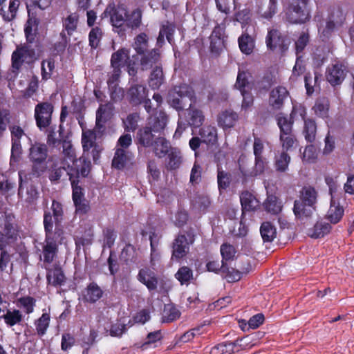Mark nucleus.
I'll return each instance as SVG.
<instances>
[{
    "instance_id": "obj_57",
    "label": "nucleus",
    "mask_w": 354,
    "mask_h": 354,
    "mask_svg": "<svg viewBox=\"0 0 354 354\" xmlns=\"http://www.w3.org/2000/svg\"><path fill=\"white\" fill-rule=\"evenodd\" d=\"M217 183L220 192L225 190L230 185L231 174L218 168L217 171Z\"/></svg>"
},
{
    "instance_id": "obj_59",
    "label": "nucleus",
    "mask_w": 354,
    "mask_h": 354,
    "mask_svg": "<svg viewBox=\"0 0 354 354\" xmlns=\"http://www.w3.org/2000/svg\"><path fill=\"white\" fill-rule=\"evenodd\" d=\"M111 109L109 104H101L96 111V124L105 123L111 117Z\"/></svg>"
},
{
    "instance_id": "obj_28",
    "label": "nucleus",
    "mask_w": 354,
    "mask_h": 354,
    "mask_svg": "<svg viewBox=\"0 0 354 354\" xmlns=\"http://www.w3.org/2000/svg\"><path fill=\"white\" fill-rule=\"evenodd\" d=\"M130 62L129 50L121 48L111 55V66L113 68H122Z\"/></svg>"
},
{
    "instance_id": "obj_32",
    "label": "nucleus",
    "mask_w": 354,
    "mask_h": 354,
    "mask_svg": "<svg viewBox=\"0 0 354 354\" xmlns=\"http://www.w3.org/2000/svg\"><path fill=\"white\" fill-rule=\"evenodd\" d=\"M185 120L192 127L197 128L203 124L205 117L203 111L197 109H192V106L188 108L184 113Z\"/></svg>"
},
{
    "instance_id": "obj_2",
    "label": "nucleus",
    "mask_w": 354,
    "mask_h": 354,
    "mask_svg": "<svg viewBox=\"0 0 354 354\" xmlns=\"http://www.w3.org/2000/svg\"><path fill=\"white\" fill-rule=\"evenodd\" d=\"M346 14L339 6H333L328 8L325 19L318 12L314 17L317 23L318 33L322 41L328 40L335 30L342 27L346 21Z\"/></svg>"
},
{
    "instance_id": "obj_44",
    "label": "nucleus",
    "mask_w": 354,
    "mask_h": 354,
    "mask_svg": "<svg viewBox=\"0 0 354 354\" xmlns=\"http://www.w3.org/2000/svg\"><path fill=\"white\" fill-rule=\"evenodd\" d=\"M50 315L49 313H43L41 317L35 320L34 324L37 334L39 337H43L46 333L50 326Z\"/></svg>"
},
{
    "instance_id": "obj_34",
    "label": "nucleus",
    "mask_w": 354,
    "mask_h": 354,
    "mask_svg": "<svg viewBox=\"0 0 354 354\" xmlns=\"http://www.w3.org/2000/svg\"><path fill=\"white\" fill-rule=\"evenodd\" d=\"M322 75L315 71L314 75L310 73H306L304 76L305 88L306 94L310 96L314 91L315 87H319Z\"/></svg>"
},
{
    "instance_id": "obj_9",
    "label": "nucleus",
    "mask_w": 354,
    "mask_h": 354,
    "mask_svg": "<svg viewBox=\"0 0 354 354\" xmlns=\"http://www.w3.org/2000/svg\"><path fill=\"white\" fill-rule=\"evenodd\" d=\"M109 13L110 21L113 26V30L115 32L122 37L126 35V15L127 10L122 7H107L104 12L106 15Z\"/></svg>"
},
{
    "instance_id": "obj_33",
    "label": "nucleus",
    "mask_w": 354,
    "mask_h": 354,
    "mask_svg": "<svg viewBox=\"0 0 354 354\" xmlns=\"http://www.w3.org/2000/svg\"><path fill=\"white\" fill-rule=\"evenodd\" d=\"M243 339H236L234 342H224L219 343L213 346L209 354H232L235 351V348L239 344V342H241Z\"/></svg>"
},
{
    "instance_id": "obj_56",
    "label": "nucleus",
    "mask_w": 354,
    "mask_h": 354,
    "mask_svg": "<svg viewBox=\"0 0 354 354\" xmlns=\"http://www.w3.org/2000/svg\"><path fill=\"white\" fill-rule=\"evenodd\" d=\"M290 156L286 151H282L278 157H276L274 161V167L278 172H285L288 170Z\"/></svg>"
},
{
    "instance_id": "obj_16",
    "label": "nucleus",
    "mask_w": 354,
    "mask_h": 354,
    "mask_svg": "<svg viewBox=\"0 0 354 354\" xmlns=\"http://www.w3.org/2000/svg\"><path fill=\"white\" fill-rule=\"evenodd\" d=\"M268 165V162L263 156L254 157V165L251 169L246 168L243 165H239L243 183H245L249 178L257 177L263 174Z\"/></svg>"
},
{
    "instance_id": "obj_62",
    "label": "nucleus",
    "mask_w": 354,
    "mask_h": 354,
    "mask_svg": "<svg viewBox=\"0 0 354 354\" xmlns=\"http://www.w3.org/2000/svg\"><path fill=\"white\" fill-rule=\"evenodd\" d=\"M222 261L227 262V261L232 260L236 253V250L234 246L228 243H224L221 245L220 248Z\"/></svg>"
},
{
    "instance_id": "obj_53",
    "label": "nucleus",
    "mask_w": 354,
    "mask_h": 354,
    "mask_svg": "<svg viewBox=\"0 0 354 354\" xmlns=\"http://www.w3.org/2000/svg\"><path fill=\"white\" fill-rule=\"evenodd\" d=\"M46 278L48 283L55 287L64 284L66 279L60 268H55L52 272H48Z\"/></svg>"
},
{
    "instance_id": "obj_26",
    "label": "nucleus",
    "mask_w": 354,
    "mask_h": 354,
    "mask_svg": "<svg viewBox=\"0 0 354 354\" xmlns=\"http://www.w3.org/2000/svg\"><path fill=\"white\" fill-rule=\"evenodd\" d=\"M239 118L238 114L232 110H225L218 115V125L223 130L233 127Z\"/></svg>"
},
{
    "instance_id": "obj_11",
    "label": "nucleus",
    "mask_w": 354,
    "mask_h": 354,
    "mask_svg": "<svg viewBox=\"0 0 354 354\" xmlns=\"http://www.w3.org/2000/svg\"><path fill=\"white\" fill-rule=\"evenodd\" d=\"M297 115H299L301 119H304V117L306 116V110L304 106H294L289 117L283 113H279L277 115L276 120L280 130V135L292 133L294 118Z\"/></svg>"
},
{
    "instance_id": "obj_29",
    "label": "nucleus",
    "mask_w": 354,
    "mask_h": 354,
    "mask_svg": "<svg viewBox=\"0 0 354 354\" xmlns=\"http://www.w3.org/2000/svg\"><path fill=\"white\" fill-rule=\"evenodd\" d=\"M344 209L335 198H330V207L326 214V218L333 224L338 223L342 218Z\"/></svg>"
},
{
    "instance_id": "obj_14",
    "label": "nucleus",
    "mask_w": 354,
    "mask_h": 354,
    "mask_svg": "<svg viewBox=\"0 0 354 354\" xmlns=\"http://www.w3.org/2000/svg\"><path fill=\"white\" fill-rule=\"evenodd\" d=\"M19 236L17 225L9 217H6L2 231L0 232V246L6 247L17 241Z\"/></svg>"
},
{
    "instance_id": "obj_39",
    "label": "nucleus",
    "mask_w": 354,
    "mask_h": 354,
    "mask_svg": "<svg viewBox=\"0 0 354 354\" xmlns=\"http://www.w3.org/2000/svg\"><path fill=\"white\" fill-rule=\"evenodd\" d=\"M331 228L330 224L323 221H317L313 228L309 229L308 234L313 239L322 238L328 234Z\"/></svg>"
},
{
    "instance_id": "obj_30",
    "label": "nucleus",
    "mask_w": 354,
    "mask_h": 354,
    "mask_svg": "<svg viewBox=\"0 0 354 354\" xmlns=\"http://www.w3.org/2000/svg\"><path fill=\"white\" fill-rule=\"evenodd\" d=\"M165 80L161 64L153 67L150 73L148 80L149 87L152 90H158L164 84Z\"/></svg>"
},
{
    "instance_id": "obj_46",
    "label": "nucleus",
    "mask_w": 354,
    "mask_h": 354,
    "mask_svg": "<svg viewBox=\"0 0 354 354\" xmlns=\"http://www.w3.org/2000/svg\"><path fill=\"white\" fill-rule=\"evenodd\" d=\"M120 258L127 265L131 263H136L138 259V254L136 248L130 243L126 244L121 251Z\"/></svg>"
},
{
    "instance_id": "obj_54",
    "label": "nucleus",
    "mask_w": 354,
    "mask_h": 354,
    "mask_svg": "<svg viewBox=\"0 0 354 354\" xmlns=\"http://www.w3.org/2000/svg\"><path fill=\"white\" fill-rule=\"evenodd\" d=\"M329 101L326 97L318 98L313 108L315 113L320 118H326L329 110Z\"/></svg>"
},
{
    "instance_id": "obj_20",
    "label": "nucleus",
    "mask_w": 354,
    "mask_h": 354,
    "mask_svg": "<svg viewBox=\"0 0 354 354\" xmlns=\"http://www.w3.org/2000/svg\"><path fill=\"white\" fill-rule=\"evenodd\" d=\"M139 282L145 285L149 292L156 290L158 284V278L154 271L149 267L141 268L137 275Z\"/></svg>"
},
{
    "instance_id": "obj_35",
    "label": "nucleus",
    "mask_w": 354,
    "mask_h": 354,
    "mask_svg": "<svg viewBox=\"0 0 354 354\" xmlns=\"http://www.w3.org/2000/svg\"><path fill=\"white\" fill-rule=\"evenodd\" d=\"M301 120H304V123L302 133L305 140L308 142L313 143L316 138L317 124L313 119L306 118V116Z\"/></svg>"
},
{
    "instance_id": "obj_51",
    "label": "nucleus",
    "mask_w": 354,
    "mask_h": 354,
    "mask_svg": "<svg viewBox=\"0 0 354 354\" xmlns=\"http://www.w3.org/2000/svg\"><path fill=\"white\" fill-rule=\"evenodd\" d=\"M260 233L264 242H272L277 235L275 227L270 222H264L260 227Z\"/></svg>"
},
{
    "instance_id": "obj_17",
    "label": "nucleus",
    "mask_w": 354,
    "mask_h": 354,
    "mask_svg": "<svg viewBox=\"0 0 354 354\" xmlns=\"http://www.w3.org/2000/svg\"><path fill=\"white\" fill-rule=\"evenodd\" d=\"M347 73V67L342 63L337 62L328 66L326 77L327 81L334 86L342 83Z\"/></svg>"
},
{
    "instance_id": "obj_45",
    "label": "nucleus",
    "mask_w": 354,
    "mask_h": 354,
    "mask_svg": "<svg viewBox=\"0 0 354 354\" xmlns=\"http://www.w3.org/2000/svg\"><path fill=\"white\" fill-rule=\"evenodd\" d=\"M275 83V75L270 71L263 73V76L256 82V86L259 91H268Z\"/></svg>"
},
{
    "instance_id": "obj_7",
    "label": "nucleus",
    "mask_w": 354,
    "mask_h": 354,
    "mask_svg": "<svg viewBox=\"0 0 354 354\" xmlns=\"http://www.w3.org/2000/svg\"><path fill=\"white\" fill-rule=\"evenodd\" d=\"M195 234L193 230H187L185 234H179L172 243L171 259L180 261L189 252V247L195 241Z\"/></svg>"
},
{
    "instance_id": "obj_22",
    "label": "nucleus",
    "mask_w": 354,
    "mask_h": 354,
    "mask_svg": "<svg viewBox=\"0 0 354 354\" xmlns=\"http://www.w3.org/2000/svg\"><path fill=\"white\" fill-rule=\"evenodd\" d=\"M140 64L142 71H147L160 64V53L158 48H153L140 55Z\"/></svg>"
},
{
    "instance_id": "obj_8",
    "label": "nucleus",
    "mask_w": 354,
    "mask_h": 354,
    "mask_svg": "<svg viewBox=\"0 0 354 354\" xmlns=\"http://www.w3.org/2000/svg\"><path fill=\"white\" fill-rule=\"evenodd\" d=\"M91 169V162L88 156L82 154L79 158H76L71 162H68L67 176L69 180H80V178H86Z\"/></svg>"
},
{
    "instance_id": "obj_4",
    "label": "nucleus",
    "mask_w": 354,
    "mask_h": 354,
    "mask_svg": "<svg viewBox=\"0 0 354 354\" xmlns=\"http://www.w3.org/2000/svg\"><path fill=\"white\" fill-rule=\"evenodd\" d=\"M194 96L193 88L188 84H183L176 86L168 93L167 101L169 105L176 111H183L187 106H192Z\"/></svg>"
},
{
    "instance_id": "obj_36",
    "label": "nucleus",
    "mask_w": 354,
    "mask_h": 354,
    "mask_svg": "<svg viewBox=\"0 0 354 354\" xmlns=\"http://www.w3.org/2000/svg\"><path fill=\"white\" fill-rule=\"evenodd\" d=\"M142 11L138 8L126 15V28L136 30L142 24Z\"/></svg>"
},
{
    "instance_id": "obj_18",
    "label": "nucleus",
    "mask_w": 354,
    "mask_h": 354,
    "mask_svg": "<svg viewBox=\"0 0 354 354\" xmlns=\"http://www.w3.org/2000/svg\"><path fill=\"white\" fill-rule=\"evenodd\" d=\"M290 97L288 89L283 86H277L269 93L268 104L272 110H281L285 101Z\"/></svg>"
},
{
    "instance_id": "obj_13",
    "label": "nucleus",
    "mask_w": 354,
    "mask_h": 354,
    "mask_svg": "<svg viewBox=\"0 0 354 354\" xmlns=\"http://www.w3.org/2000/svg\"><path fill=\"white\" fill-rule=\"evenodd\" d=\"M227 36L225 35V24H217L213 29L209 37L210 51L212 53L218 55L225 48V42Z\"/></svg>"
},
{
    "instance_id": "obj_37",
    "label": "nucleus",
    "mask_w": 354,
    "mask_h": 354,
    "mask_svg": "<svg viewBox=\"0 0 354 354\" xmlns=\"http://www.w3.org/2000/svg\"><path fill=\"white\" fill-rule=\"evenodd\" d=\"M203 142L207 145H215L218 141L217 129L212 125L204 126L199 131Z\"/></svg>"
},
{
    "instance_id": "obj_58",
    "label": "nucleus",
    "mask_w": 354,
    "mask_h": 354,
    "mask_svg": "<svg viewBox=\"0 0 354 354\" xmlns=\"http://www.w3.org/2000/svg\"><path fill=\"white\" fill-rule=\"evenodd\" d=\"M175 277L181 285L186 284L193 278V271L187 266H182L175 274Z\"/></svg>"
},
{
    "instance_id": "obj_5",
    "label": "nucleus",
    "mask_w": 354,
    "mask_h": 354,
    "mask_svg": "<svg viewBox=\"0 0 354 354\" xmlns=\"http://www.w3.org/2000/svg\"><path fill=\"white\" fill-rule=\"evenodd\" d=\"M309 0H290L286 12V19L292 24H302L310 19Z\"/></svg>"
},
{
    "instance_id": "obj_23",
    "label": "nucleus",
    "mask_w": 354,
    "mask_h": 354,
    "mask_svg": "<svg viewBox=\"0 0 354 354\" xmlns=\"http://www.w3.org/2000/svg\"><path fill=\"white\" fill-rule=\"evenodd\" d=\"M167 122V113L160 111L149 118L147 125L153 130V133H160L166 127Z\"/></svg>"
},
{
    "instance_id": "obj_61",
    "label": "nucleus",
    "mask_w": 354,
    "mask_h": 354,
    "mask_svg": "<svg viewBox=\"0 0 354 354\" xmlns=\"http://www.w3.org/2000/svg\"><path fill=\"white\" fill-rule=\"evenodd\" d=\"M78 17L73 14L69 15L63 21V28L66 30L67 35L70 37L76 31L77 28Z\"/></svg>"
},
{
    "instance_id": "obj_27",
    "label": "nucleus",
    "mask_w": 354,
    "mask_h": 354,
    "mask_svg": "<svg viewBox=\"0 0 354 354\" xmlns=\"http://www.w3.org/2000/svg\"><path fill=\"white\" fill-rule=\"evenodd\" d=\"M103 295V290L95 282L88 284L83 293V300L90 304H94L100 299Z\"/></svg>"
},
{
    "instance_id": "obj_63",
    "label": "nucleus",
    "mask_w": 354,
    "mask_h": 354,
    "mask_svg": "<svg viewBox=\"0 0 354 354\" xmlns=\"http://www.w3.org/2000/svg\"><path fill=\"white\" fill-rule=\"evenodd\" d=\"M102 36V31L100 28H92L88 34L89 46L91 48L96 49L100 43Z\"/></svg>"
},
{
    "instance_id": "obj_25",
    "label": "nucleus",
    "mask_w": 354,
    "mask_h": 354,
    "mask_svg": "<svg viewBox=\"0 0 354 354\" xmlns=\"http://www.w3.org/2000/svg\"><path fill=\"white\" fill-rule=\"evenodd\" d=\"M153 132V130L147 125L140 128L136 136L137 144L145 148L152 147L156 138Z\"/></svg>"
},
{
    "instance_id": "obj_38",
    "label": "nucleus",
    "mask_w": 354,
    "mask_h": 354,
    "mask_svg": "<svg viewBox=\"0 0 354 354\" xmlns=\"http://www.w3.org/2000/svg\"><path fill=\"white\" fill-rule=\"evenodd\" d=\"M240 50L245 54L250 55L254 50L255 41L247 32H244L238 39Z\"/></svg>"
},
{
    "instance_id": "obj_6",
    "label": "nucleus",
    "mask_w": 354,
    "mask_h": 354,
    "mask_svg": "<svg viewBox=\"0 0 354 354\" xmlns=\"http://www.w3.org/2000/svg\"><path fill=\"white\" fill-rule=\"evenodd\" d=\"M48 147L45 144L35 142L30 148L29 159L32 162L31 173L40 176L46 169Z\"/></svg>"
},
{
    "instance_id": "obj_12",
    "label": "nucleus",
    "mask_w": 354,
    "mask_h": 354,
    "mask_svg": "<svg viewBox=\"0 0 354 354\" xmlns=\"http://www.w3.org/2000/svg\"><path fill=\"white\" fill-rule=\"evenodd\" d=\"M267 48L272 51L279 49L281 53L288 48L290 40L286 35H283L277 29L268 30L266 37Z\"/></svg>"
},
{
    "instance_id": "obj_64",
    "label": "nucleus",
    "mask_w": 354,
    "mask_h": 354,
    "mask_svg": "<svg viewBox=\"0 0 354 354\" xmlns=\"http://www.w3.org/2000/svg\"><path fill=\"white\" fill-rule=\"evenodd\" d=\"M17 301L23 307L27 315L33 313L36 305V299L34 297L30 296L21 297L18 299Z\"/></svg>"
},
{
    "instance_id": "obj_15",
    "label": "nucleus",
    "mask_w": 354,
    "mask_h": 354,
    "mask_svg": "<svg viewBox=\"0 0 354 354\" xmlns=\"http://www.w3.org/2000/svg\"><path fill=\"white\" fill-rule=\"evenodd\" d=\"M35 57V50L29 44L17 46L12 54V67L19 70L23 65L24 59H33Z\"/></svg>"
},
{
    "instance_id": "obj_60",
    "label": "nucleus",
    "mask_w": 354,
    "mask_h": 354,
    "mask_svg": "<svg viewBox=\"0 0 354 354\" xmlns=\"http://www.w3.org/2000/svg\"><path fill=\"white\" fill-rule=\"evenodd\" d=\"M62 148L63 157L60 159H66L68 162H71L77 158L75 149L73 147V145L71 141L63 140Z\"/></svg>"
},
{
    "instance_id": "obj_55",
    "label": "nucleus",
    "mask_w": 354,
    "mask_h": 354,
    "mask_svg": "<svg viewBox=\"0 0 354 354\" xmlns=\"http://www.w3.org/2000/svg\"><path fill=\"white\" fill-rule=\"evenodd\" d=\"M180 315V311L172 304L165 305L162 320L165 323H170L178 318Z\"/></svg>"
},
{
    "instance_id": "obj_1",
    "label": "nucleus",
    "mask_w": 354,
    "mask_h": 354,
    "mask_svg": "<svg viewBox=\"0 0 354 354\" xmlns=\"http://www.w3.org/2000/svg\"><path fill=\"white\" fill-rule=\"evenodd\" d=\"M50 211H44V228L45 239L41 245L43 261L51 263L57 256L59 245L64 239V230L61 223L64 219L62 205L56 200H53Z\"/></svg>"
},
{
    "instance_id": "obj_48",
    "label": "nucleus",
    "mask_w": 354,
    "mask_h": 354,
    "mask_svg": "<svg viewBox=\"0 0 354 354\" xmlns=\"http://www.w3.org/2000/svg\"><path fill=\"white\" fill-rule=\"evenodd\" d=\"M95 140L96 135L94 131L88 130L82 133V145L83 148V154L88 156L90 149L96 145Z\"/></svg>"
},
{
    "instance_id": "obj_21",
    "label": "nucleus",
    "mask_w": 354,
    "mask_h": 354,
    "mask_svg": "<svg viewBox=\"0 0 354 354\" xmlns=\"http://www.w3.org/2000/svg\"><path fill=\"white\" fill-rule=\"evenodd\" d=\"M238 267L240 270L230 268L226 263L225 266L223 267L222 277L225 279L227 282L234 283L239 281L242 278L243 274L248 273L251 269V266L248 262L246 263L245 267H241L240 266H238Z\"/></svg>"
},
{
    "instance_id": "obj_10",
    "label": "nucleus",
    "mask_w": 354,
    "mask_h": 354,
    "mask_svg": "<svg viewBox=\"0 0 354 354\" xmlns=\"http://www.w3.org/2000/svg\"><path fill=\"white\" fill-rule=\"evenodd\" d=\"M54 106L50 102H41L36 104L34 111V118L36 125L39 130H43L52 123V117Z\"/></svg>"
},
{
    "instance_id": "obj_50",
    "label": "nucleus",
    "mask_w": 354,
    "mask_h": 354,
    "mask_svg": "<svg viewBox=\"0 0 354 354\" xmlns=\"http://www.w3.org/2000/svg\"><path fill=\"white\" fill-rule=\"evenodd\" d=\"M263 205L265 209L272 214H278L282 210L281 201L274 195L268 196Z\"/></svg>"
},
{
    "instance_id": "obj_3",
    "label": "nucleus",
    "mask_w": 354,
    "mask_h": 354,
    "mask_svg": "<svg viewBox=\"0 0 354 354\" xmlns=\"http://www.w3.org/2000/svg\"><path fill=\"white\" fill-rule=\"evenodd\" d=\"M318 194L315 187L304 186L299 192V199L294 202L293 212L299 219L308 218L311 216L316 209Z\"/></svg>"
},
{
    "instance_id": "obj_49",
    "label": "nucleus",
    "mask_w": 354,
    "mask_h": 354,
    "mask_svg": "<svg viewBox=\"0 0 354 354\" xmlns=\"http://www.w3.org/2000/svg\"><path fill=\"white\" fill-rule=\"evenodd\" d=\"M127 160V151L124 149L117 148L111 165L113 168L122 170L125 167Z\"/></svg>"
},
{
    "instance_id": "obj_47",
    "label": "nucleus",
    "mask_w": 354,
    "mask_h": 354,
    "mask_svg": "<svg viewBox=\"0 0 354 354\" xmlns=\"http://www.w3.org/2000/svg\"><path fill=\"white\" fill-rule=\"evenodd\" d=\"M251 75L249 72L245 71H239L235 87L240 91V92L245 91H251L252 87L249 81Z\"/></svg>"
},
{
    "instance_id": "obj_40",
    "label": "nucleus",
    "mask_w": 354,
    "mask_h": 354,
    "mask_svg": "<svg viewBox=\"0 0 354 354\" xmlns=\"http://www.w3.org/2000/svg\"><path fill=\"white\" fill-rule=\"evenodd\" d=\"M153 151L158 158L165 157L169 151L170 143L165 138L158 136L152 146Z\"/></svg>"
},
{
    "instance_id": "obj_42",
    "label": "nucleus",
    "mask_w": 354,
    "mask_h": 354,
    "mask_svg": "<svg viewBox=\"0 0 354 354\" xmlns=\"http://www.w3.org/2000/svg\"><path fill=\"white\" fill-rule=\"evenodd\" d=\"M168 161L166 165L167 170L173 171L178 169L182 163V156L180 151L176 148H172L167 153Z\"/></svg>"
},
{
    "instance_id": "obj_52",
    "label": "nucleus",
    "mask_w": 354,
    "mask_h": 354,
    "mask_svg": "<svg viewBox=\"0 0 354 354\" xmlns=\"http://www.w3.org/2000/svg\"><path fill=\"white\" fill-rule=\"evenodd\" d=\"M148 36L145 32L140 33L135 37L133 47L138 55L148 51Z\"/></svg>"
},
{
    "instance_id": "obj_41",
    "label": "nucleus",
    "mask_w": 354,
    "mask_h": 354,
    "mask_svg": "<svg viewBox=\"0 0 354 354\" xmlns=\"http://www.w3.org/2000/svg\"><path fill=\"white\" fill-rule=\"evenodd\" d=\"M19 5V0H10L8 10L1 8L0 15L5 22H10L16 18Z\"/></svg>"
},
{
    "instance_id": "obj_24",
    "label": "nucleus",
    "mask_w": 354,
    "mask_h": 354,
    "mask_svg": "<svg viewBox=\"0 0 354 354\" xmlns=\"http://www.w3.org/2000/svg\"><path fill=\"white\" fill-rule=\"evenodd\" d=\"M68 169V162L66 159L55 160L50 169L48 178L51 182H58L64 173L67 174Z\"/></svg>"
},
{
    "instance_id": "obj_43",
    "label": "nucleus",
    "mask_w": 354,
    "mask_h": 354,
    "mask_svg": "<svg viewBox=\"0 0 354 354\" xmlns=\"http://www.w3.org/2000/svg\"><path fill=\"white\" fill-rule=\"evenodd\" d=\"M1 317L3 319L6 324L10 327L20 324L23 320V315L17 309H8L5 314L1 315Z\"/></svg>"
},
{
    "instance_id": "obj_31",
    "label": "nucleus",
    "mask_w": 354,
    "mask_h": 354,
    "mask_svg": "<svg viewBox=\"0 0 354 354\" xmlns=\"http://www.w3.org/2000/svg\"><path fill=\"white\" fill-rule=\"evenodd\" d=\"M240 201L243 214L246 212H254L259 206V201L248 191L241 193Z\"/></svg>"
},
{
    "instance_id": "obj_19",
    "label": "nucleus",
    "mask_w": 354,
    "mask_h": 354,
    "mask_svg": "<svg viewBox=\"0 0 354 354\" xmlns=\"http://www.w3.org/2000/svg\"><path fill=\"white\" fill-rule=\"evenodd\" d=\"M148 96V89L146 86L140 84H131L126 93V99L133 106L142 104Z\"/></svg>"
}]
</instances>
